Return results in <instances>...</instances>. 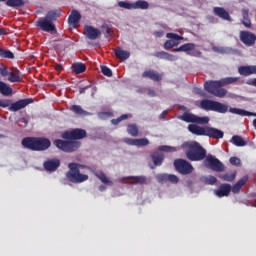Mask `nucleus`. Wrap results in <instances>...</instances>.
Segmentation results:
<instances>
[{
    "label": "nucleus",
    "mask_w": 256,
    "mask_h": 256,
    "mask_svg": "<svg viewBox=\"0 0 256 256\" xmlns=\"http://www.w3.org/2000/svg\"><path fill=\"white\" fill-rule=\"evenodd\" d=\"M87 137V131L76 128L70 131H65L62 134V139H57L54 141L55 147L60 149V151H64V153H73L81 147V142L79 140L85 139Z\"/></svg>",
    "instance_id": "1"
},
{
    "label": "nucleus",
    "mask_w": 256,
    "mask_h": 256,
    "mask_svg": "<svg viewBox=\"0 0 256 256\" xmlns=\"http://www.w3.org/2000/svg\"><path fill=\"white\" fill-rule=\"evenodd\" d=\"M201 109L204 111H215L216 113L225 114L227 111L233 115H240L241 117H256V113L249 112L240 108H232L221 102L204 99L200 102ZM253 127L256 129V119L253 120Z\"/></svg>",
    "instance_id": "2"
},
{
    "label": "nucleus",
    "mask_w": 256,
    "mask_h": 256,
    "mask_svg": "<svg viewBox=\"0 0 256 256\" xmlns=\"http://www.w3.org/2000/svg\"><path fill=\"white\" fill-rule=\"evenodd\" d=\"M237 81H239V77H226L220 80H209L204 83V89L207 93H210V95L223 99V97L227 95V90L222 87L233 85V83H237Z\"/></svg>",
    "instance_id": "3"
},
{
    "label": "nucleus",
    "mask_w": 256,
    "mask_h": 256,
    "mask_svg": "<svg viewBox=\"0 0 256 256\" xmlns=\"http://www.w3.org/2000/svg\"><path fill=\"white\" fill-rule=\"evenodd\" d=\"M188 161H203L207 157V150L197 141L184 142L181 145Z\"/></svg>",
    "instance_id": "4"
},
{
    "label": "nucleus",
    "mask_w": 256,
    "mask_h": 256,
    "mask_svg": "<svg viewBox=\"0 0 256 256\" xmlns=\"http://www.w3.org/2000/svg\"><path fill=\"white\" fill-rule=\"evenodd\" d=\"M21 145L30 151H47L51 147V140L46 137H25Z\"/></svg>",
    "instance_id": "5"
},
{
    "label": "nucleus",
    "mask_w": 256,
    "mask_h": 256,
    "mask_svg": "<svg viewBox=\"0 0 256 256\" xmlns=\"http://www.w3.org/2000/svg\"><path fill=\"white\" fill-rule=\"evenodd\" d=\"M188 131L192 133V135H198L199 137H210V139H223L225 133L217 128L209 127V126H199L197 124H189Z\"/></svg>",
    "instance_id": "6"
},
{
    "label": "nucleus",
    "mask_w": 256,
    "mask_h": 256,
    "mask_svg": "<svg viewBox=\"0 0 256 256\" xmlns=\"http://www.w3.org/2000/svg\"><path fill=\"white\" fill-rule=\"evenodd\" d=\"M68 167L69 171L66 173V177L71 183H84V181L89 179L87 174H82L79 170L81 165L72 162L68 165Z\"/></svg>",
    "instance_id": "7"
},
{
    "label": "nucleus",
    "mask_w": 256,
    "mask_h": 256,
    "mask_svg": "<svg viewBox=\"0 0 256 256\" xmlns=\"http://www.w3.org/2000/svg\"><path fill=\"white\" fill-rule=\"evenodd\" d=\"M33 98H26L18 100L14 103H11V100L9 99H0V107H3L4 109L9 107L8 110L12 112L21 111V109H25L27 105H31L33 103Z\"/></svg>",
    "instance_id": "8"
},
{
    "label": "nucleus",
    "mask_w": 256,
    "mask_h": 256,
    "mask_svg": "<svg viewBox=\"0 0 256 256\" xmlns=\"http://www.w3.org/2000/svg\"><path fill=\"white\" fill-rule=\"evenodd\" d=\"M204 165L207 169H211V171H216L217 173L225 171V165L223 162L213 157V155H208L204 158Z\"/></svg>",
    "instance_id": "9"
},
{
    "label": "nucleus",
    "mask_w": 256,
    "mask_h": 256,
    "mask_svg": "<svg viewBox=\"0 0 256 256\" xmlns=\"http://www.w3.org/2000/svg\"><path fill=\"white\" fill-rule=\"evenodd\" d=\"M174 167L181 175H191L194 171L193 165L189 161L181 158L174 161Z\"/></svg>",
    "instance_id": "10"
},
{
    "label": "nucleus",
    "mask_w": 256,
    "mask_h": 256,
    "mask_svg": "<svg viewBox=\"0 0 256 256\" xmlns=\"http://www.w3.org/2000/svg\"><path fill=\"white\" fill-rule=\"evenodd\" d=\"M180 119L186 123H197L198 125H207V123H209V117H199L187 112L180 116Z\"/></svg>",
    "instance_id": "11"
},
{
    "label": "nucleus",
    "mask_w": 256,
    "mask_h": 256,
    "mask_svg": "<svg viewBox=\"0 0 256 256\" xmlns=\"http://www.w3.org/2000/svg\"><path fill=\"white\" fill-rule=\"evenodd\" d=\"M36 27L40 29V31H45L46 33H53V31H57V28L55 27V24L48 20L47 18H40L36 22Z\"/></svg>",
    "instance_id": "12"
},
{
    "label": "nucleus",
    "mask_w": 256,
    "mask_h": 256,
    "mask_svg": "<svg viewBox=\"0 0 256 256\" xmlns=\"http://www.w3.org/2000/svg\"><path fill=\"white\" fill-rule=\"evenodd\" d=\"M166 37L167 39H170L164 43V49L166 51L173 49V47H177L179 45V41H183V37L175 33H167Z\"/></svg>",
    "instance_id": "13"
},
{
    "label": "nucleus",
    "mask_w": 256,
    "mask_h": 256,
    "mask_svg": "<svg viewBox=\"0 0 256 256\" xmlns=\"http://www.w3.org/2000/svg\"><path fill=\"white\" fill-rule=\"evenodd\" d=\"M240 41H242L246 47H253L256 43V35L253 32L240 31Z\"/></svg>",
    "instance_id": "14"
},
{
    "label": "nucleus",
    "mask_w": 256,
    "mask_h": 256,
    "mask_svg": "<svg viewBox=\"0 0 256 256\" xmlns=\"http://www.w3.org/2000/svg\"><path fill=\"white\" fill-rule=\"evenodd\" d=\"M43 167L45 171H48V173H55V171H57V168L61 167V160H59L58 158L47 159L43 163Z\"/></svg>",
    "instance_id": "15"
},
{
    "label": "nucleus",
    "mask_w": 256,
    "mask_h": 256,
    "mask_svg": "<svg viewBox=\"0 0 256 256\" xmlns=\"http://www.w3.org/2000/svg\"><path fill=\"white\" fill-rule=\"evenodd\" d=\"M216 197H229L231 195V184H221L216 190H214Z\"/></svg>",
    "instance_id": "16"
},
{
    "label": "nucleus",
    "mask_w": 256,
    "mask_h": 256,
    "mask_svg": "<svg viewBox=\"0 0 256 256\" xmlns=\"http://www.w3.org/2000/svg\"><path fill=\"white\" fill-rule=\"evenodd\" d=\"M84 31L87 39H90L91 41H95V39H97L99 35H101V30L93 26H85Z\"/></svg>",
    "instance_id": "17"
},
{
    "label": "nucleus",
    "mask_w": 256,
    "mask_h": 256,
    "mask_svg": "<svg viewBox=\"0 0 256 256\" xmlns=\"http://www.w3.org/2000/svg\"><path fill=\"white\" fill-rule=\"evenodd\" d=\"M213 13L216 17L223 19L224 21H231V15L223 7H214Z\"/></svg>",
    "instance_id": "18"
},
{
    "label": "nucleus",
    "mask_w": 256,
    "mask_h": 256,
    "mask_svg": "<svg viewBox=\"0 0 256 256\" xmlns=\"http://www.w3.org/2000/svg\"><path fill=\"white\" fill-rule=\"evenodd\" d=\"M8 81L10 83H21L23 81V77L21 76V71L17 68H13L8 74Z\"/></svg>",
    "instance_id": "19"
},
{
    "label": "nucleus",
    "mask_w": 256,
    "mask_h": 256,
    "mask_svg": "<svg viewBox=\"0 0 256 256\" xmlns=\"http://www.w3.org/2000/svg\"><path fill=\"white\" fill-rule=\"evenodd\" d=\"M182 47V52L187 53V55H190L191 57H200L201 52L196 51V52H191L195 49V44L193 43H186L181 45Z\"/></svg>",
    "instance_id": "20"
},
{
    "label": "nucleus",
    "mask_w": 256,
    "mask_h": 256,
    "mask_svg": "<svg viewBox=\"0 0 256 256\" xmlns=\"http://www.w3.org/2000/svg\"><path fill=\"white\" fill-rule=\"evenodd\" d=\"M142 77L151 79L152 81H161V79H163V76L155 70L144 71Z\"/></svg>",
    "instance_id": "21"
},
{
    "label": "nucleus",
    "mask_w": 256,
    "mask_h": 256,
    "mask_svg": "<svg viewBox=\"0 0 256 256\" xmlns=\"http://www.w3.org/2000/svg\"><path fill=\"white\" fill-rule=\"evenodd\" d=\"M153 55L157 57V59H164V61H177V59H179V57L165 51L156 52Z\"/></svg>",
    "instance_id": "22"
},
{
    "label": "nucleus",
    "mask_w": 256,
    "mask_h": 256,
    "mask_svg": "<svg viewBox=\"0 0 256 256\" xmlns=\"http://www.w3.org/2000/svg\"><path fill=\"white\" fill-rule=\"evenodd\" d=\"M114 54L116 55L117 59H120V61H127V59L131 57V53L127 50H123L121 47L115 48Z\"/></svg>",
    "instance_id": "23"
},
{
    "label": "nucleus",
    "mask_w": 256,
    "mask_h": 256,
    "mask_svg": "<svg viewBox=\"0 0 256 256\" xmlns=\"http://www.w3.org/2000/svg\"><path fill=\"white\" fill-rule=\"evenodd\" d=\"M249 181V177L248 176H244L242 177L237 183H235L232 187H231V191L234 194H237L241 191V189L244 187V185H246V183Z\"/></svg>",
    "instance_id": "24"
},
{
    "label": "nucleus",
    "mask_w": 256,
    "mask_h": 256,
    "mask_svg": "<svg viewBox=\"0 0 256 256\" xmlns=\"http://www.w3.org/2000/svg\"><path fill=\"white\" fill-rule=\"evenodd\" d=\"M238 72L244 77H249V75H256V66H240Z\"/></svg>",
    "instance_id": "25"
},
{
    "label": "nucleus",
    "mask_w": 256,
    "mask_h": 256,
    "mask_svg": "<svg viewBox=\"0 0 256 256\" xmlns=\"http://www.w3.org/2000/svg\"><path fill=\"white\" fill-rule=\"evenodd\" d=\"M81 21V13L77 10H72L71 14L68 17L69 25H77Z\"/></svg>",
    "instance_id": "26"
},
{
    "label": "nucleus",
    "mask_w": 256,
    "mask_h": 256,
    "mask_svg": "<svg viewBox=\"0 0 256 256\" xmlns=\"http://www.w3.org/2000/svg\"><path fill=\"white\" fill-rule=\"evenodd\" d=\"M71 69L73 73H76V75H81V73H85V71H87V66H85L84 63L78 62L72 64Z\"/></svg>",
    "instance_id": "27"
},
{
    "label": "nucleus",
    "mask_w": 256,
    "mask_h": 256,
    "mask_svg": "<svg viewBox=\"0 0 256 256\" xmlns=\"http://www.w3.org/2000/svg\"><path fill=\"white\" fill-rule=\"evenodd\" d=\"M0 93L4 95V97H9V95L13 94V89L7 85V83L0 81Z\"/></svg>",
    "instance_id": "28"
},
{
    "label": "nucleus",
    "mask_w": 256,
    "mask_h": 256,
    "mask_svg": "<svg viewBox=\"0 0 256 256\" xmlns=\"http://www.w3.org/2000/svg\"><path fill=\"white\" fill-rule=\"evenodd\" d=\"M152 161L156 167L163 165V161H165V156L160 154L159 152H154L152 155Z\"/></svg>",
    "instance_id": "29"
},
{
    "label": "nucleus",
    "mask_w": 256,
    "mask_h": 256,
    "mask_svg": "<svg viewBox=\"0 0 256 256\" xmlns=\"http://www.w3.org/2000/svg\"><path fill=\"white\" fill-rule=\"evenodd\" d=\"M219 179L222 181H228L229 183L235 181V177H237V171L226 172L225 174H220Z\"/></svg>",
    "instance_id": "30"
},
{
    "label": "nucleus",
    "mask_w": 256,
    "mask_h": 256,
    "mask_svg": "<svg viewBox=\"0 0 256 256\" xmlns=\"http://www.w3.org/2000/svg\"><path fill=\"white\" fill-rule=\"evenodd\" d=\"M61 17V11L59 10H50L47 12L46 16L44 18L48 19V21H57Z\"/></svg>",
    "instance_id": "31"
},
{
    "label": "nucleus",
    "mask_w": 256,
    "mask_h": 256,
    "mask_svg": "<svg viewBox=\"0 0 256 256\" xmlns=\"http://www.w3.org/2000/svg\"><path fill=\"white\" fill-rule=\"evenodd\" d=\"M231 143L235 145L236 147H245L247 145V142L243 139V137L239 135H235L231 139Z\"/></svg>",
    "instance_id": "32"
},
{
    "label": "nucleus",
    "mask_w": 256,
    "mask_h": 256,
    "mask_svg": "<svg viewBox=\"0 0 256 256\" xmlns=\"http://www.w3.org/2000/svg\"><path fill=\"white\" fill-rule=\"evenodd\" d=\"M95 176L99 178L101 180V183H103L104 185H113V181L109 180V178H107V175H105L103 172H96Z\"/></svg>",
    "instance_id": "33"
},
{
    "label": "nucleus",
    "mask_w": 256,
    "mask_h": 256,
    "mask_svg": "<svg viewBox=\"0 0 256 256\" xmlns=\"http://www.w3.org/2000/svg\"><path fill=\"white\" fill-rule=\"evenodd\" d=\"M133 9H142V10L149 9V2L145 0H138L133 3Z\"/></svg>",
    "instance_id": "34"
},
{
    "label": "nucleus",
    "mask_w": 256,
    "mask_h": 256,
    "mask_svg": "<svg viewBox=\"0 0 256 256\" xmlns=\"http://www.w3.org/2000/svg\"><path fill=\"white\" fill-rule=\"evenodd\" d=\"M7 7H23L25 5V1L23 0H8L6 1Z\"/></svg>",
    "instance_id": "35"
},
{
    "label": "nucleus",
    "mask_w": 256,
    "mask_h": 256,
    "mask_svg": "<svg viewBox=\"0 0 256 256\" xmlns=\"http://www.w3.org/2000/svg\"><path fill=\"white\" fill-rule=\"evenodd\" d=\"M128 179H132L135 184L145 185L147 184V178L145 176H130Z\"/></svg>",
    "instance_id": "36"
},
{
    "label": "nucleus",
    "mask_w": 256,
    "mask_h": 256,
    "mask_svg": "<svg viewBox=\"0 0 256 256\" xmlns=\"http://www.w3.org/2000/svg\"><path fill=\"white\" fill-rule=\"evenodd\" d=\"M0 57H2V59H15L13 52L2 48H0Z\"/></svg>",
    "instance_id": "37"
},
{
    "label": "nucleus",
    "mask_w": 256,
    "mask_h": 256,
    "mask_svg": "<svg viewBox=\"0 0 256 256\" xmlns=\"http://www.w3.org/2000/svg\"><path fill=\"white\" fill-rule=\"evenodd\" d=\"M127 132L132 137H137V135H139V128L135 124H130L127 127Z\"/></svg>",
    "instance_id": "38"
},
{
    "label": "nucleus",
    "mask_w": 256,
    "mask_h": 256,
    "mask_svg": "<svg viewBox=\"0 0 256 256\" xmlns=\"http://www.w3.org/2000/svg\"><path fill=\"white\" fill-rule=\"evenodd\" d=\"M70 111H73L76 115H87V112L79 105H72Z\"/></svg>",
    "instance_id": "39"
},
{
    "label": "nucleus",
    "mask_w": 256,
    "mask_h": 256,
    "mask_svg": "<svg viewBox=\"0 0 256 256\" xmlns=\"http://www.w3.org/2000/svg\"><path fill=\"white\" fill-rule=\"evenodd\" d=\"M203 183H205V185H215V183H217V177L213 175L206 176L203 178Z\"/></svg>",
    "instance_id": "40"
},
{
    "label": "nucleus",
    "mask_w": 256,
    "mask_h": 256,
    "mask_svg": "<svg viewBox=\"0 0 256 256\" xmlns=\"http://www.w3.org/2000/svg\"><path fill=\"white\" fill-rule=\"evenodd\" d=\"M158 151H164L165 153H175L177 151V148L167 146V145H162L158 147Z\"/></svg>",
    "instance_id": "41"
},
{
    "label": "nucleus",
    "mask_w": 256,
    "mask_h": 256,
    "mask_svg": "<svg viewBox=\"0 0 256 256\" xmlns=\"http://www.w3.org/2000/svg\"><path fill=\"white\" fill-rule=\"evenodd\" d=\"M156 179L158 183H162V184L169 183V174H158L156 176Z\"/></svg>",
    "instance_id": "42"
},
{
    "label": "nucleus",
    "mask_w": 256,
    "mask_h": 256,
    "mask_svg": "<svg viewBox=\"0 0 256 256\" xmlns=\"http://www.w3.org/2000/svg\"><path fill=\"white\" fill-rule=\"evenodd\" d=\"M147 145H149V139L147 138L136 139V147H147Z\"/></svg>",
    "instance_id": "43"
},
{
    "label": "nucleus",
    "mask_w": 256,
    "mask_h": 256,
    "mask_svg": "<svg viewBox=\"0 0 256 256\" xmlns=\"http://www.w3.org/2000/svg\"><path fill=\"white\" fill-rule=\"evenodd\" d=\"M118 7H121L122 9H133V3L120 1L118 2Z\"/></svg>",
    "instance_id": "44"
},
{
    "label": "nucleus",
    "mask_w": 256,
    "mask_h": 256,
    "mask_svg": "<svg viewBox=\"0 0 256 256\" xmlns=\"http://www.w3.org/2000/svg\"><path fill=\"white\" fill-rule=\"evenodd\" d=\"M125 119H129V115L123 114L117 119H112V125H119L121 121H125Z\"/></svg>",
    "instance_id": "45"
},
{
    "label": "nucleus",
    "mask_w": 256,
    "mask_h": 256,
    "mask_svg": "<svg viewBox=\"0 0 256 256\" xmlns=\"http://www.w3.org/2000/svg\"><path fill=\"white\" fill-rule=\"evenodd\" d=\"M101 73L106 77H113V71H111L107 66H101Z\"/></svg>",
    "instance_id": "46"
},
{
    "label": "nucleus",
    "mask_w": 256,
    "mask_h": 256,
    "mask_svg": "<svg viewBox=\"0 0 256 256\" xmlns=\"http://www.w3.org/2000/svg\"><path fill=\"white\" fill-rule=\"evenodd\" d=\"M91 88H93L92 97H94L95 91H97V88L93 87V85H91V84H90V85H87V86H85V87L80 88V89H79L80 95L85 94V91H86L87 89H91Z\"/></svg>",
    "instance_id": "47"
},
{
    "label": "nucleus",
    "mask_w": 256,
    "mask_h": 256,
    "mask_svg": "<svg viewBox=\"0 0 256 256\" xmlns=\"http://www.w3.org/2000/svg\"><path fill=\"white\" fill-rule=\"evenodd\" d=\"M168 182L177 185L179 183V177L175 174H168Z\"/></svg>",
    "instance_id": "48"
},
{
    "label": "nucleus",
    "mask_w": 256,
    "mask_h": 256,
    "mask_svg": "<svg viewBox=\"0 0 256 256\" xmlns=\"http://www.w3.org/2000/svg\"><path fill=\"white\" fill-rule=\"evenodd\" d=\"M229 162L235 167H241V159L238 157H230Z\"/></svg>",
    "instance_id": "49"
},
{
    "label": "nucleus",
    "mask_w": 256,
    "mask_h": 256,
    "mask_svg": "<svg viewBox=\"0 0 256 256\" xmlns=\"http://www.w3.org/2000/svg\"><path fill=\"white\" fill-rule=\"evenodd\" d=\"M102 32L104 33L105 37H111V28L109 27V25H102Z\"/></svg>",
    "instance_id": "50"
},
{
    "label": "nucleus",
    "mask_w": 256,
    "mask_h": 256,
    "mask_svg": "<svg viewBox=\"0 0 256 256\" xmlns=\"http://www.w3.org/2000/svg\"><path fill=\"white\" fill-rule=\"evenodd\" d=\"M11 72H9V68H7L6 66H1L0 67V75L1 77H9V74Z\"/></svg>",
    "instance_id": "51"
},
{
    "label": "nucleus",
    "mask_w": 256,
    "mask_h": 256,
    "mask_svg": "<svg viewBox=\"0 0 256 256\" xmlns=\"http://www.w3.org/2000/svg\"><path fill=\"white\" fill-rule=\"evenodd\" d=\"M193 91L196 95H200V97H207V94L201 88L195 87Z\"/></svg>",
    "instance_id": "52"
},
{
    "label": "nucleus",
    "mask_w": 256,
    "mask_h": 256,
    "mask_svg": "<svg viewBox=\"0 0 256 256\" xmlns=\"http://www.w3.org/2000/svg\"><path fill=\"white\" fill-rule=\"evenodd\" d=\"M124 143H126L127 145H134L135 147H137V139L125 138Z\"/></svg>",
    "instance_id": "53"
},
{
    "label": "nucleus",
    "mask_w": 256,
    "mask_h": 256,
    "mask_svg": "<svg viewBox=\"0 0 256 256\" xmlns=\"http://www.w3.org/2000/svg\"><path fill=\"white\" fill-rule=\"evenodd\" d=\"M242 17L243 19H249V8L242 9Z\"/></svg>",
    "instance_id": "54"
},
{
    "label": "nucleus",
    "mask_w": 256,
    "mask_h": 256,
    "mask_svg": "<svg viewBox=\"0 0 256 256\" xmlns=\"http://www.w3.org/2000/svg\"><path fill=\"white\" fill-rule=\"evenodd\" d=\"M242 25L248 28L251 27V19L250 18L242 19Z\"/></svg>",
    "instance_id": "55"
},
{
    "label": "nucleus",
    "mask_w": 256,
    "mask_h": 256,
    "mask_svg": "<svg viewBox=\"0 0 256 256\" xmlns=\"http://www.w3.org/2000/svg\"><path fill=\"white\" fill-rule=\"evenodd\" d=\"M247 85H252L253 87H256V78H250L247 80Z\"/></svg>",
    "instance_id": "56"
},
{
    "label": "nucleus",
    "mask_w": 256,
    "mask_h": 256,
    "mask_svg": "<svg viewBox=\"0 0 256 256\" xmlns=\"http://www.w3.org/2000/svg\"><path fill=\"white\" fill-rule=\"evenodd\" d=\"M147 95L149 97H157V93L153 89H149Z\"/></svg>",
    "instance_id": "57"
},
{
    "label": "nucleus",
    "mask_w": 256,
    "mask_h": 256,
    "mask_svg": "<svg viewBox=\"0 0 256 256\" xmlns=\"http://www.w3.org/2000/svg\"><path fill=\"white\" fill-rule=\"evenodd\" d=\"M163 30H160V31H155L154 32V35L156 38H159V37H163Z\"/></svg>",
    "instance_id": "58"
},
{
    "label": "nucleus",
    "mask_w": 256,
    "mask_h": 256,
    "mask_svg": "<svg viewBox=\"0 0 256 256\" xmlns=\"http://www.w3.org/2000/svg\"><path fill=\"white\" fill-rule=\"evenodd\" d=\"M55 69H56L57 71H63V65H61V64H55Z\"/></svg>",
    "instance_id": "59"
},
{
    "label": "nucleus",
    "mask_w": 256,
    "mask_h": 256,
    "mask_svg": "<svg viewBox=\"0 0 256 256\" xmlns=\"http://www.w3.org/2000/svg\"><path fill=\"white\" fill-rule=\"evenodd\" d=\"M167 113H169V111L164 110V111L160 114L159 118H160V119H165V115H167Z\"/></svg>",
    "instance_id": "60"
},
{
    "label": "nucleus",
    "mask_w": 256,
    "mask_h": 256,
    "mask_svg": "<svg viewBox=\"0 0 256 256\" xmlns=\"http://www.w3.org/2000/svg\"><path fill=\"white\" fill-rule=\"evenodd\" d=\"M172 51H173V53L183 52L182 46H180V47H178V48H174Z\"/></svg>",
    "instance_id": "61"
},
{
    "label": "nucleus",
    "mask_w": 256,
    "mask_h": 256,
    "mask_svg": "<svg viewBox=\"0 0 256 256\" xmlns=\"http://www.w3.org/2000/svg\"><path fill=\"white\" fill-rule=\"evenodd\" d=\"M0 35H7V30L0 28Z\"/></svg>",
    "instance_id": "62"
},
{
    "label": "nucleus",
    "mask_w": 256,
    "mask_h": 256,
    "mask_svg": "<svg viewBox=\"0 0 256 256\" xmlns=\"http://www.w3.org/2000/svg\"><path fill=\"white\" fill-rule=\"evenodd\" d=\"M107 189V187H105L104 185H100L99 186V191L103 192Z\"/></svg>",
    "instance_id": "63"
},
{
    "label": "nucleus",
    "mask_w": 256,
    "mask_h": 256,
    "mask_svg": "<svg viewBox=\"0 0 256 256\" xmlns=\"http://www.w3.org/2000/svg\"><path fill=\"white\" fill-rule=\"evenodd\" d=\"M0 1H8V0H0Z\"/></svg>",
    "instance_id": "64"
}]
</instances>
